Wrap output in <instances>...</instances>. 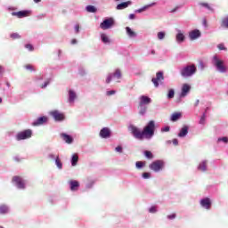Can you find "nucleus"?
Returning <instances> with one entry per match:
<instances>
[{
  "label": "nucleus",
  "mask_w": 228,
  "mask_h": 228,
  "mask_svg": "<svg viewBox=\"0 0 228 228\" xmlns=\"http://www.w3.org/2000/svg\"><path fill=\"white\" fill-rule=\"evenodd\" d=\"M129 129L136 140H151L156 131V123L153 120L149 121L142 130L135 126H130Z\"/></svg>",
  "instance_id": "obj_1"
},
{
  "label": "nucleus",
  "mask_w": 228,
  "mask_h": 228,
  "mask_svg": "<svg viewBox=\"0 0 228 228\" xmlns=\"http://www.w3.org/2000/svg\"><path fill=\"white\" fill-rule=\"evenodd\" d=\"M196 72L197 67L195 64L185 66L180 70V74L183 77H191V76H193V74Z\"/></svg>",
  "instance_id": "obj_2"
},
{
  "label": "nucleus",
  "mask_w": 228,
  "mask_h": 228,
  "mask_svg": "<svg viewBox=\"0 0 228 228\" xmlns=\"http://www.w3.org/2000/svg\"><path fill=\"white\" fill-rule=\"evenodd\" d=\"M33 136V131L27 129L17 134L16 139L20 142V140H28Z\"/></svg>",
  "instance_id": "obj_3"
},
{
  "label": "nucleus",
  "mask_w": 228,
  "mask_h": 228,
  "mask_svg": "<svg viewBox=\"0 0 228 228\" xmlns=\"http://www.w3.org/2000/svg\"><path fill=\"white\" fill-rule=\"evenodd\" d=\"M215 67H216L217 70L219 72H226L227 69L225 68V65H224V61L218 59V57L216 55L213 57Z\"/></svg>",
  "instance_id": "obj_4"
},
{
  "label": "nucleus",
  "mask_w": 228,
  "mask_h": 228,
  "mask_svg": "<svg viewBox=\"0 0 228 228\" xmlns=\"http://www.w3.org/2000/svg\"><path fill=\"white\" fill-rule=\"evenodd\" d=\"M115 26V20L113 18L105 19L101 24V29L106 30Z\"/></svg>",
  "instance_id": "obj_5"
},
{
  "label": "nucleus",
  "mask_w": 228,
  "mask_h": 228,
  "mask_svg": "<svg viewBox=\"0 0 228 228\" xmlns=\"http://www.w3.org/2000/svg\"><path fill=\"white\" fill-rule=\"evenodd\" d=\"M163 167H165V163L162 160H156L150 165V168L153 172H159L163 169Z\"/></svg>",
  "instance_id": "obj_6"
},
{
  "label": "nucleus",
  "mask_w": 228,
  "mask_h": 228,
  "mask_svg": "<svg viewBox=\"0 0 228 228\" xmlns=\"http://www.w3.org/2000/svg\"><path fill=\"white\" fill-rule=\"evenodd\" d=\"M164 79H165V77H163V72L162 71H159L156 74V77L152 78L151 81H152L155 88H158V86H159V83L164 81Z\"/></svg>",
  "instance_id": "obj_7"
},
{
  "label": "nucleus",
  "mask_w": 228,
  "mask_h": 228,
  "mask_svg": "<svg viewBox=\"0 0 228 228\" xmlns=\"http://www.w3.org/2000/svg\"><path fill=\"white\" fill-rule=\"evenodd\" d=\"M29 11H19L12 12V17H18V19H24V17H29Z\"/></svg>",
  "instance_id": "obj_8"
},
{
  "label": "nucleus",
  "mask_w": 228,
  "mask_h": 228,
  "mask_svg": "<svg viewBox=\"0 0 228 228\" xmlns=\"http://www.w3.org/2000/svg\"><path fill=\"white\" fill-rule=\"evenodd\" d=\"M12 183H15L16 186L20 190H24V181H22V177L20 176H13Z\"/></svg>",
  "instance_id": "obj_9"
},
{
  "label": "nucleus",
  "mask_w": 228,
  "mask_h": 228,
  "mask_svg": "<svg viewBox=\"0 0 228 228\" xmlns=\"http://www.w3.org/2000/svg\"><path fill=\"white\" fill-rule=\"evenodd\" d=\"M51 115L56 121L65 120V115L58 110L52 111Z\"/></svg>",
  "instance_id": "obj_10"
},
{
  "label": "nucleus",
  "mask_w": 228,
  "mask_h": 228,
  "mask_svg": "<svg viewBox=\"0 0 228 228\" xmlns=\"http://www.w3.org/2000/svg\"><path fill=\"white\" fill-rule=\"evenodd\" d=\"M200 204L205 209H211V200H209V198L202 199Z\"/></svg>",
  "instance_id": "obj_11"
},
{
  "label": "nucleus",
  "mask_w": 228,
  "mask_h": 228,
  "mask_svg": "<svg viewBox=\"0 0 228 228\" xmlns=\"http://www.w3.org/2000/svg\"><path fill=\"white\" fill-rule=\"evenodd\" d=\"M110 134H111V132L110 131V128H108V127H103L100 131V136L102 138H110Z\"/></svg>",
  "instance_id": "obj_12"
},
{
  "label": "nucleus",
  "mask_w": 228,
  "mask_h": 228,
  "mask_svg": "<svg viewBox=\"0 0 228 228\" xmlns=\"http://www.w3.org/2000/svg\"><path fill=\"white\" fill-rule=\"evenodd\" d=\"M47 122V117L43 116L38 118L35 122L32 123V126H42V124H45Z\"/></svg>",
  "instance_id": "obj_13"
},
{
  "label": "nucleus",
  "mask_w": 228,
  "mask_h": 228,
  "mask_svg": "<svg viewBox=\"0 0 228 228\" xmlns=\"http://www.w3.org/2000/svg\"><path fill=\"white\" fill-rule=\"evenodd\" d=\"M189 37L191 40H197L200 37V30L199 29H194L190 32Z\"/></svg>",
  "instance_id": "obj_14"
},
{
  "label": "nucleus",
  "mask_w": 228,
  "mask_h": 228,
  "mask_svg": "<svg viewBox=\"0 0 228 228\" xmlns=\"http://www.w3.org/2000/svg\"><path fill=\"white\" fill-rule=\"evenodd\" d=\"M131 4H133V2H131V1L123 2L121 4H118L117 5L116 9L117 10H125V8L131 6Z\"/></svg>",
  "instance_id": "obj_15"
},
{
  "label": "nucleus",
  "mask_w": 228,
  "mask_h": 228,
  "mask_svg": "<svg viewBox=\"0 0 228 228\" xmlns=\"http://www.w3.org/2000/svg\"><path fill=\"white\" fill-rule=\"evenodd\" d=\"M69 185L71 191H77V188H79V182L71 180L69 181Z\"/></svg>",
  "instance_id": "obj_16"
},
{
  "label": "nucleus",
  "mask_w": 228,
  "mask_h": 228,
  "mask_svg": "<svg viewBox=\"0 0 228 228\" xmlns=\"http://www.w3.org/2000/svg\"><path fill=\"white\" fill-rule=\"evenodd\" d=\"M151 100L150 97L142 95L140 98V106H143V104H151Z\"/></svg>",
  "instance_id": "obj_17"
},
{
  "label": "nucleus",
  "mask_w": 228,
  "mask_h": 228,
  "mask_svg": "<svg viewBox=\"0 0 228 228\" xmlns=\"http://www.w3.org/2000/svg\"><path fill=\"white\" fill-rule=\"evenodd\" d=\"M61 137L66 143H72L74 142V139L72 136L67 134H61Z\"/></svg>",
  "instance_id": "obj_18"
},
{
  "label": "nucleus",
  "mask_w": 228,
  "mask_h": 228,
  "mask_svg": "<svg viewBox=\"0 0 228 228\" xmlns=\"http://www.w3.org/2000/svg\"><path fill=\"white\" fill-rule=\"evenodd\" d=\"M190 86L188 84H184L182 87V93L180 97H186V94H188V92H190Z\"/></svg>",
  "instance_id": "obj_19"
},
{
  "label": "nucleus",
  "mask_w": 228,
  "mask_h": 228,
  "mask_svg": "<svg viewBox=\"0 0 228 228\" xmlns=\"http://www.w3.org/2000/svg\"><path fill=\"white\" fill-rule=\"evenodd\" d=\"M188 126H183L182 129L180 130V133L178 134L179 138H184V136L188 134Z\"/></svg>",
  "instance_id": "obj_20"
},
{
  "label": "nucleus",
  "mask_w": 228,
  "mask_h": 228,
  "mask_svg": "<svg viewBox=\"0 0 228 228\" xmlns=\"http://www.w3.org/2000/svg\"><path fill=\"white\" fill-rule=\"evenodd\" d=\"M178 33L176 34V42L181 44L182 42H184V34L181 32V30H177Z\"/></svg>",
  "instance_id": "obj_21"
},
{
  "label": "nucleus",
  "mask_w": 228,
  "mask_h": 228,
  "mask_svg": "<svg viewBox=\"0 0 228 228\" xmlns=\"http://www.w3.org/2000/svg\"><path fill=\"white\" fill-rule=\"evenodd\" d=\"M126 35H128L130 38H134L136 37V32L133 31L131 28L126 27Z\"/></svg>",
  "instance_id": "obj_22"
},
{
  "label": "nucleus",
  "mask_w": 228,
  "mask_h": 228,
  "mask_svg": "<svg viewBox=\"0 0 228 228\" xmlns=\"http://www.w3.org/2000/svg\"><path fill=\"white\" fill-rule=\"evenodd\" d=\"M181 112H175L172 114L171 116V121L172 122H176V120H179V118H181Z\"/></svg>",
  "instance_id": "obj_23"
},
{
  "label": "nucleus",
  "mask_w": 228,
  "mask_h": 228,
  "mask_svg": "<svg viewBox=\"0 0 228 228\" xmlns=\"http://www.w3.org/2000/svg\"><path fill=\"white\" fill-rule=\"evenodd\" d=\"M207 167H208V162L207 161H203V162H201L199 165L198 170H200L201 172H206Z\"/></svg>",
  "instance_id": "obj_24"
},
{
  "label": "nucleus",
  "mask_w": 228,
  "mask_h": 228,
  "mask_svg": "<svg viewBox=\"0 0 228 228\" xmlns=\"http://www.w3.org/2000/svg\"><path fill=\"white\" fill-rule=\"evenodd\" d=\"M77 161H79V156H77V154H74L71 159L72 167H76V165H77Z\"/></svg>",
  "instance_id": "obj_25"
},
{
  "label": "nucleus",
  "mask_w": 228,
  "mask_h": 228,
  "mask_svg": "<svg viewBox=\"0 0 228 228\" xmlns=\"http://www.w3.org/2000/svg\"><path fill=\"white\" fill-rule=\"evenodd\" d=\"M86 10L89 13H95V12H97V8H95V6H94V5H87Z\"/></svg>",
  "instance_id": "obj_26"
},
{
  "label": "nucleus",
  "mask_w": 228,
  "mask_h": 228,
  "mask_svg": "<svg viewBox=\"0 0 228 228\" xmlns=\"http://www.w3.org/2000/svg\"><path fill=\"white\" fill-rule=\"evenodd\" d=\"M69 102H74V101L76 100V93H74V91L72 90H69Z\"/></svg>",
  "instance_id": "obj_27"
},
{
  "label": "nucleus",
  "mask_w": 228,
  "mask_h": 228,
  "mask_svg": "<svg viewBox=\"0 0 228 228\" xmlns=\"http://www.w3.org/2000/svg\"><path fill=\"white\" fill-rule=\"evenodd\" d=\"M8 213V207L6 205L0 206V215H6Z\"/></svg>",
  "instance_id": "obj_28"
},
{
  "label": "nucleus",
  "mask_w": 228,
  "mask_h": 228,
  "mask_svg": "<svg viewBox=\"0 0 228 228\" xmlns=\"http://www.w3.org/2000/svg\"><path fill=\"white\" fill-rule=\"evenodd\" d=\"M101 38H102V42H103V44H110V37H108V36H106V34H102Z\"/></svg>",
  "instance_id": "obj_29"
},
{
  "label": "nucleus",
  "mask_w": 228,
  "mask_h": 228,
  "mask_svg": "<svg viewBox=\"0 0 228 228\" xmlns=\"http://www.w3.org/2000/svg\"><path fill=\"white\" fill-rule=\"evenodd\" d=\"M221 26L228 28V16L222 20Z\"/></svg>",
  "instance_id": "obj_30"
},
{
  "label": "nucleus",
  "mask_w": 228,
  "mask_h": 228,
  "mask_svg": "<svg viewBox=\"0 0 228 228\" xmlns=\"http://www.w3.org/2000/svg\"><path fill=\"white\" fill-rule=\"evenodd\" d=\"M174 95H175V92L174 89H170L167 94V99H174Z\"/></svg>",
  "instance_id": "obj_31"
},
{
  "label": "nucleus",
  "mask_w": 228,
  "mask_h": 228,
  "mask_svg": "<svg viewBox=\"0 0 228 228\" xmlns=\"http://www.w3.org/2000/svg\"><path fill=\"white\" fill-rule=\"evenodd\" d=\"M144 155L146 156V158L148 159H152V158H154V155H152V152H151L149 151H144Z\"/></svg>",
  "instance_id": "obj_32"
},
{
  "label": "nucleus",
  "mask_w": 228,
  "mask_h": 228,
  "mask_svg": "<svg viewBox=\"0 0 228 228\" xmlns=\"http://www.w3.org/2000/svg\"><path fill=\"white\" fill-rule=\"evenodd\" d=\"M55 163H56L58 168H61L63 167V165L61 164V160H60L59 156L56 157Z\"/></svg>",
  "instance_id": "obj_33"
},
{
  "label": "nucleus",
  "mask_w": 228,
  "mask_h": 228,
  "mask_svg": "<svg viewBox=\"0 0 228 228\" xmlns=\"http://www.w3.org/2000/svg\"><path fill=\"white\" fill-rule=\"evenodd\" d=\"M114 77H117V79H120V77H122V73L120 72V69H117L114 72Z\"/></svg>",
  "instance_id": "obj_34"
},
{
  "label": "nucleus",
  "mask_w": 228,
  "mask_h": 228,
  "mask_svg": "<svg viewBox=\"0 0 228 228\" xmlns=\"http://www.w3.org/2000/svg\"><path fill=\"white\" fill-rule=\"evenodd\" d=\"M200 124L201 126H204V124H206V113H203V115L201 116V118L200 119Z\"/></svg>",
  "instance_id": "obj_35"
},
{
  "label": "nucleus",
  "mask_w": 228,
  "mask_h": 228,
  "mask_svg": "<svg viewBox=\"0 0 228 228\" xmlns=\"http://www.w3.org/2000/svg\"><path fill=\"white\" fill-rule=\"evenodd\" d=\"M25 69H27V70H30V72H35V68L33 67V65H31V64H27V65H25Z\"/></svg>",
  "instance_id": "obj_36"
},
{
  "label": "nucleus",
  "mask_w": 228,
  "mask_h": 228,
  "mask_svg": "<svg viewBox=\"0 0 228 228\" xmlns=\"http://www.w3.org/2000/svg\"><path fill=\"white\" fill-rule=\"evenodd\" d=\"M135 167H136V168H142V167H145V162L137 161L135 163Z\"/></svg>",
  "instance_id": "obj_37"
},
{
  "label": "nucleus",
  "mask_w": 228,
  "mask_h": 228,
  "mask_svg": "<svg viewBox=\"0 0 228 228\" xmlns=\"http://www.w3.org/2000/svg\"><path fill=\"white\" fill-rule=\"evenodd\" d=\"M11 38H12V40H17L20 38V35H19L18 33H12L11 34Z\"/></svg>",
  "instance_id": "obj_38"
},
{
  "label": "nucleus",
  "mask_w": 228,
  "mask_h": 228,
  "mask_svg": "<svg viewBox=\"0 0 228 228\" xmlns=\"http://www.w3.org/2000/svg\"><path fill=\"white\" fill-rule=\"evenodd\" d=\"M165 32H159L158 33V38L159 40H163V38H165Z\"/></svg>",
  "instance_id": "obj_39"
},
{
  "label": "nucleus",
  "mask_w": 228,
  "mask_h": 228,
  "mask_svg": "<svg viewBox=\"0 0 228 228\" xmlns=\"http://www.w3.org/2000/svg\"><path fill=\"white\" fill-rule=\"evenodd\" d=\"M25 48L28 49V51H34L35 50V48L33 47V45H31V44L25 45Z\"/></svg>",
  "instance_id": "obj_40"
},
{
  "label": "nucleus",
  "mask_w": 228,
  "mask_h": 228,
  "mask_svg": "<svg viewBox=\"0 0 228 228\" xmlns=\"http://www.w3.org/2000/svg\"><path fill=\"white\" fill-rule=\"evenodd\" d=\"M200 6H204V8H207L208 10H211V6H209V4L208 3H200Z\"/></svg>",
  "instance_id": "obj_41"
},
{
  "label": "nucleus",
  "mask_w": 228,
  "mask_h": 228,
  "mask_svg": "<svg viewBox=\"0 0 228 228\" xmlns=\"http://www.w3.org/2000/svg\"><path fill=\"white\" fill-rule=\"evenodd\" d=\"M219 51H227V48H225V46L224 45V44H219L217 45Z\"/></svg>",
  "instance_id": "obj_42"
},
{
  "label": "nucleus",
  "mask_w": 228,
  "mask_h": 228,
  "mask_svg": "<svg viewBox=\"0 0 228 228\" xmlns=\"http://www.w3.org/2000/svg\"><path fill=\"white\" fill-rule=\"evenodd\" d=\"M150 5H146L141 9H138L137 12L138 13H142V12H145L147 10V8H149Z\"/></svg>",
  "instance_id": "obj_43"
},
{
  "label": "nucleus",
  "mask_w": 228,
  "mask_h": 228,
  "mask_svg": "<svg viewBox=\"0 0 228 228\" xmlns=\"http://www.w3.org/2000/svg\"><path fill=\"white\" fill-rule=\"evenodd\" d=\"M147 111V108L146 107H143L140 110V115H145V112Z\"/></svg>",
  "instance_id": "obj_44"
},
{
  "label": "nucleus",
  "mask_w": 228,
  "mask_h": 228,
  "mask_svg": "<svg viewBox=\"0 0 228 228\" xmlns=\"http://www.w3.org/2000/svg\"><path fill=\"white\" fill-rule=\"evenodd\" d=\"M149 211H150V213H156L158 211V209L156 208L155 206H153V207L150 208Z\"/></svg>",
  "instance_id": "obj_45"
},
{
  "label": "nucleus",
  "mask_w": 228,
  "mask_h": 228,
  "mask_svg": "<svg viewBox=\"0 0 228 228\" xmlns=\"http://www.w3.org/2000/svg\"><path fill=\"white\" fill-rule=\"evenodd\" d=\"M175 216H176V215H175V213H174V214L168 215L167 218H168V220H174L175 218Z\"/></svg>",
  "instance_id": "obj_46"
},
{
  "label": "nucleus",
  "mask_w": 228,
  "mask_h": 228,
  "mask_svg": "<svg viewBox=\"0 0 228 228\" xmlns=\"http://www.w3.org/2000/svg\"><path fill=\"white\" fill-rule=\"evenodd\" d=\"M49 83H51L50 80L45 81V82L44 83V85H41V88H45V87H47V86H49Z\"/></svg>",
  "instance_id": "obj_47"
},
{
  "label": "nucleus",
  "mask_w": 228,
  "mask_h": 228,
  "mask_svg": "<svg viewBox=\"0 0 228 228\" xmlns=\"http://www.w3.org/2000/svg\"><path fill=\"white\" fill-rule=\"evenodd\" d=\"M142 177L143 179H149L151 177V173H143Z\"/></svg>",
  "instance_id": "obj_48"
},
{
  "label": "nucleus",
  "mask_w": 228,
  "mask_h": 228,
  "mask_svg": "<svg viewBox=\"0 0 228 228\" xmlns=\"http://www.w3.org/2000/svg\"><path fill=\"white\" fill-rule=\"evenodd\" d=\"M218 142H224V143H228V138L227 137L219 138Z\"/></svg>",
  "instance_id": "obj_49"
},
{
  "label": "nucleus",
  "mask_w": 228,
  "mask_h": 228,
  "mask_svg": "<svg viewBox=\"0 0 228 228\" xmlns=\"http://www.w3.org/2000/svg\"><path fill=\"white\" fill-rule=\"evenodd\" d=\"M107 95H115V94H117V92L115 90H111V91H108Z\"/></svg>",
  "instance_id": "obj_50"
},
{
  "label": "nucleus",
  "mask_w": 228,
  "mask_h": 228,
  "mask_svg": "<svg viewBox=\"0 0 228 228\" xmlns=\"http://www.w3.org/2000/svg\"><path fill=\"white\" fill-rule=\"evenodd\" d=\"M161 131L163 133H168V131H170V126H166V127L162 128Z\"/></svg>",
  "instance_id": "obj_51"
},
{
  "label": "nucleus",
  "mask_w": 228,
  "mask_h": 228,
  "mask_svg": "<svg viewBox=\"0 0 228 228\" xmlns=\"http://www.w3.org/2000/svg\"><path fill=\"white\" fill-rule=\"evenodd\" d=\"M116 152L122 153V146H118L115 148Z\"/></svg>",
  "instance_id": "obj_52"
},
{
  "label": "nucleus",
  "mask_w": 228,
  "mask_h": 228,
  "mask_svg": "<svg viewBox=\"0 0 228 228\" xmlns=\"http://www.w3.org/2000/svg\"><path fill=\"white\" fill-rule=\"evenodd\" d=\"M106 83L107 85H110V83H111V75H109L106 78Z\"/></svg>",
  "instance_id": "obj_53"
},
{
  "label": "nucleus",
  "mask_w": 228,
  "mask_h": 228,
  "mask_svg": "<svg viewBox=\"0 0 228 228\" xmlns=\"http://www.w3.org/2000/svg\"><path fill=\"white\" fill-rule=\"evenodd\" d=\"M75 31H76V33H79V24H77L75 26Z\"/></svg>",
  "instance_id": "obj_54"
},
{
  "label": "nucleus",
  "mask_w": 228,
  "mask_h": 228,
  "mask_svg": "<svg viewBox=\"0 0 228 228\" xmlns=\"http://www.w3.org/2000/svg\"><path fill=\"white\" fill-rule=\"evenodd\" d=\"M173 144L174 145H179V141L177 139L173 140Z\"/></svg>",
  "instance_id": "obj_55"
},
{
  "label": "nucleus",
  "mask_w": 228,
  "mask_h": 228,
  "mask_svg": "<svg viewBox=\"0 0 228 228\" xmlns=\"http://www.w3.org/2000/svg\"><path fill=\"white\" fill-rule=\"evenodd\" d=\"M4 72V69H3V66L0 65V74H3Z\"/></svg>",
  "instance_id": "obj_56"
},
{
  "label": "nucleus",
  "mask_w": 228,
  "mask_h": 228,
  "mask_svg": "<svg viewBox=\"0 0 228 228\" xmlns=\"http://www.w3.org/2000/svg\"><path fill=\"white\" fill-rule=\"evenodd\" d=\"M71 44H72V45H74V44H77V40H76V39H72V40H71Z\"/></svg>",
  "instance_id": "obj_57"
},
{
  "label": "nucleus",
  "mask_w": 228,
  "mask_h": 228,
  "mask_svg": "<svg viewBox=\"0 0 228 228\" xmlns=\"http://www.w3.org/2000/svg\"><path fill=\"white\" fill-rule=\"evenodd\" d=\"M134 18H135L134 14H130V15H129V19L133 20V19H134Z\"/></svg>",
  "instance_id": "obj_58"
},
{
  "label": "nucleus",
  "mask_w": 228,
  "mask_h": 228,
  "mask_svg": "<svg viewBox=\"0 0 228 228\" xmlns=\"http://www.w3.org/2000/svg\"><path fill=\"white\" fill-rule=\"evenodd\" d=\"M200 65L201 69H204V63L202 61L200 62Z\"/></svg>",
  "instance_id": "obj_59"
},
{
  "label": "nucleus",
  "mask_w": 228,
  "mask_h": 228,
  "mask_svg": "<svg viewBox=\"0 0 228 228\" xmlns=\"http://www.w3.org/2000/svg\"><path fill=\"white\" fill-rule=\"evenodd\" d=\"M49 157H50L52 159H54V155H53V154H50Z\"/></svg>",
  "instance_id": "obj_60"
},
{
  "label": "nucleus",
  "mask_w": 228,
  "mask_h": 228,
  "mask_svg": "<svg viewBox=\"0 0 228 228\" xmlns=\"http://www.w3.org/2000/svg\"><path fill=\"white\" fill-rule=\"evenodd\" d=\"M42 0H34V3H40Z\"/></svg>",
  "instance_id": "obj_61"
},
{
  "label": "nucleus",
  "mask_w": 228,
  "mask_h": 228,
  "mask_svg": "<svg viewBox=\"0 0 228 228\" xmlns=\"http://www.w3.org/2000/svg\"><path fill=\"white\" fill-rule=\"evenodd\" d=\"M151 54H156V51L152 50Z\"/></svg>",
  "instance_id": "obj_62"
},
{
  "label": "nucleus",
  "mask_w": 228,
  "mask_h": 228,
  "mask_svg": "<svg viewBox=\"0 0 228 228\" xmlns=\"http://www.w3.org/2000/svg\"><path fill=\"white\" fill-rule=\"evenodd\" d=\"M1 102H3V98H0V104H1Z\"/></svg>",
  "instance_id": "obj_63"
},
{
  "label": "nucleus",
  "mask_w": 228,
  "mask_h": 228,
  "mask_svg": "<svg viewBox=\"0 0 228 228\" xmlns=\"http://www.w3.org/2000/svg\"><path fill=\"white\" fill-rule=\"evenodd\" d=\"M171 12H175V10H172Z\"/></svg>",
  "instance_id": "obj_64"
}]
</instances>
